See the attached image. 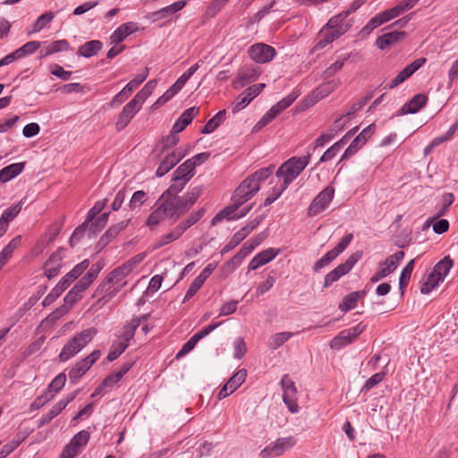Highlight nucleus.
Listing matches in <instances>:
<instances>
[{
	"label": "nucleus",
	"instance_id": "12",
	"mask_svg": "<svg viewBox=\"0 0 458 458\" xmlns=\"http://www.w3.org/2000/svg\"><path fill=\"white\" fill-rule=\"evenodd\" d=\"M249 56L258 64H266L273 60L276 56V49L264 43H257L249 48Z\"/></svg>",
	"mask_w": 458,
	"mask_h": 458
},
{
	"label": "nucleus",
	"instance_id": "43",
	"mask_svg": "<svg viewBox=\"0 0 458 458\" xmlns=\"http://www.w3.org/2000/svg\"><path fill=\"white\" fill-rule=\"evenodd\" d=\"M205 208H201L196 212L191 214L187 218L182 220L177 226L183 233L188 228L195 225L205 214Z\"/></svg>",
	"mask_w": 458,
	"mask_h": 458
},
{
	"label": "nucleus",
	"instance_id": "7",
	"mask_svg": "<svg viewBox=\"0 0 458 458\" xmlns=\"http://www.w3.org/2000/svg\"><path fill=\"white\" fill-rule=\"evenodd\" d=\"M352 3L350 4L349 8L337 15L333 16L328 20L326 25L321 29L320 33L322 34L324 30H331L336 32L337 34L341 31V36L347 32L354 23L353 19H347L348 16L356 12L357 10H352Z\"/></svg>",
	"mask_w": 458,
	"mask_h": 458
},
{
	"label": "nucleus",
	"instance_id": "44",
	"mask_svg": "<svg viewBox=\"0 0 458 458\" xmlns=\"http://www.w3.org/2000/svg\"><path fill=\"white\" fill-rule=\"evenodd\" d=\"M183 233L178 226H175L171 232L161 236L156 242L154 249H159L168 243L174 242L179 239Z\"/></svg>",
	"mask_w": 458,
	"mask_h": 458
},
{
	"label": "nucleus",
	"instance_id": "51",
	"mask_svg": "<svg viewBox=\"0 0 458 458\" xmlns=\"http://www.w3.org/2000/svg\"><path fill=\"white\" fill-rule=\"evenodd\" d=\"M22 208V201H19L18 203L12 205L4 210L0 219H4V222L10 223L20 214Z\"/></svg>",
	"mask_w": 458,
	"mask_h": 458
},
{
	"label": "nucleus",
	"instance_id": "32",
	"mask_svg": "<svg viewBox=\"0 0 458 458\" xmlns=\"http://www.w3.org/2000/svg\"><path fill=\"white\" fill-rule=\"evenodd\" d=\"M27 436L25 433H17L9 443L0 449V458H6L26 439Z\"/></svg>",
	"mask_w": 458,
	"mask_h": 458
},
{
	"label": "nucleus",
	"instance_id": "55",
	"mask_svg": "<svg viewBox=\"0 0 458 458\" xmlns=\"http://www.w3.org/2000/svg\"><path fill=\"white\" fill-rule=\"evenodd\" d=\"M319 36L323 38H320L317 45L315 46V48L317 49H322L326 47L328 44L332 43L333 41L340 38L341 32L337 34L334 30H331L329 32L324 31L322 34L319 32Z\"/></svg>",
	"mask_w": 458,
	"mask_h": 458
},
{
	"label": "nucleus",
	"instance_id": "18",
	"mask_svg": "<svg viewBox=\"0 0 458 458\" xmlns=\"http://www.w3.org/2000/svg\"><path fill=\"white\" fill-rule=\"evenodd\" d=\"M184 155V153L179 150H174L167 154L157 167L156 175L157 177H162L166 174L177 163H179Z\"/></svg>",
	"mask_w": 458,
	"mask_h": 458
},
{
	"label": "nucleus",
	"instance_id": "25",
	"mask_svg": "<svg viewBox=\"0 0 458 458\" xmlns=\"http://www.w3.org/2000/svg\"><path fill=\"white\" fill-rule=\"evenodd\" d=\"M428 98L424 94H417L403 105L400 109L401 114H415L420 111L427 103Z\"/></svg>",
	"mask_w": 458,
	"mask_h": 458
},
{
	"label": "nucleus",
	"instance_id": "29",
	"mask_svg": "<svg viewBox=\"0 0 458 458\" xmlns=\"http://www.w3.org/2000/svg\"><path fill=\"white\" fill-rule=\"evenodd\" d=\"M102 47L103 44L100 40H89L79 47L77 54L85 58H89L96 55Z\"/></svg>",
	"mask_w": 458,
	"mask_h": 458
},
{
	"label": "nucleus",
	"instance_id": "47",
	"mask_svg": "<svg viewBox=\"0 0 458 458\" xmlns=\"http://www.w3.org/2000/svg\"><path fill=\"white\" fill-rule=\"evenodd\" d=\"M248 235L245 233L242 228L236 232L228 243H226L224 248L221 250V254L224 255L233 249H234L237 245H239Z\"/></svg>",
	"mask_w": 458,
	"mask_h": 458
},
{
	"label": "nucleus",
	"instance_id": "9",
	"mask_svg": "<svg viewBox=\"0 0 458 458\" xmlns=\"http://www.w3.org/2000/svg\"><path fill=\"white\" fill-rule=\"evenodd\" d=\"M297 443L294 437L289 436L285 437L277 438L276 441L269 444L261 450L259 455L262 458L277 457L284 454L286 451L293 448Z\"/></svg>",
	"mask_w": 458,
	"mask_h": 458
},
{
	"label": "nucleus",
	"instance_id": "2",
	"mask_svg": "<svg viewBox=\"0 0 458 458\" xmlns=\"http://www.w3.org/2000/svg\"><path fill=\"white\" fill-rule=\"evenodd\" d=\"M311 154L307 152L303 157H293L284 161L276 172V177H283L284 188L292 183L306 168L310 161Z\"/></svg>",
	"mask_w": 458,
	"mask_h": 458
},
{
	"label": "nucleus",
	"instance_id": "34",
	"mask_svg": "<svg viewBox=\"0 0 458 458\" xmlns=\"http://www.w3.org/2000/svg\"><path fill=\"white\" fill-rule=\"evenodd\" d=\"M225 117L226 111L225 109L219 111L206 123V124L200 130V132L203 134H209L213 132L225 120Z\"/></svg>",
	"mask_w": 458,
	"mask_h": 458
},
{
	"label": "nucleus",
	"instance_id": "26",
	"mask_svg": "<svg viewBox=\"0 0 458 458\" xmlns=\"http://www.w3.org/2000/svg\"><path fill=\"white\" fill-rule=\"evenodd\" d=\"M406 36V33L404 31H391L383 34L382 36L378 37L376 40V46L383 50L388 46H391L399 40L404 38Z\"/></svg>",
	"mask_w": 458,
	"mask_h": 458
},
{
	"label": "nucleus",
	"instance_id": "35",
	"mask_svg": "<svg viewBox=\"0 0 458 458\" xmlns=\"http://www.w3.org/2000/svg\"><path fill=\"white\" fill-rule=\"evenodd\" d=\"M241 207L240 204L236 201H232V204L223 208L219 213H217L211 220V225H215L218 222L222 221L224 218L227 220L234 219L232 215Z\"/></svg>",
	"mask_w": 458,
	"mask_h": 458
},
{
	"label": "nucleus",
	"instance_id": "64",
	"mask_svg": "<svg viewBox=\"0 0 458 458\" xmlns=\"http://www.w3.org/2000/svg\"><path fill=\"white\" fill-rule=\"evenodd\" d=\"M278 114H276V110L270 108L255 124L253 127L254 131H259L263 127L270 123Z\"/></svg>",
	"mask_w": 458,
	"mask_h": 458
},
{
	"label": "nucleus",
	"instance_id": "28",
	"mask_svg": "<svg viewBox=\"0 0 458 458\" xmlns=\"http://www.w3.org/2000/svg\"><path fill=\"white\" fill-rule=\"evenodd\" d=\"M70 49V44L66 39H59L51 42L49 45L40 49L39 58H45L50 55L68 51Z\"/></svg>",
	"mask_w": 458,
	"mask_h": 458
},
{
	"label": "nucleus",
	"instance_id": "3",
	"mask_svg": "<svg viewBox=\"0 0 458 458\" xmlns=\"http://www.w3.org/2000/svg\"><path fill=\"white\" fill-rule=\"evenodd\" d=\"M98 330L89 327L74 335L63 347L59 359L61 361H67L78 354L97 335Z\"/></svg>",
	"mask_w": 458,
	"mask_h": 458
},
{
	"label": "nucleus",
	"instance_id": "59",
	"mask_svg": "<svg viewBox=\"0 0 458 458\" xmlns=\"http://www.w3.org/2000/svg\"><path fill=\"white\" fill-rule=\"evenodd\" d=\"M374 96V91H369L366 95L353 103L348 112L344 115L349 116L361 109Z\"/></svg>",
	"mask_w": 458,
	"mask_h": 458
},
{
	"label": "nucleus",
	"instance_id": "54",
	"mask_svg": "<svg viewBox=\"0 0 458 458\" xmlns=\"http://www.w3.org/2000/svg\"><path fill=\"white\" fill-rule=\"evenodd\" d=\"M130 273L123 265L114 268L106 276L113 285L121 283Z\"/></svg>",
	"mask_w": 458,
	"mask_h": 458
},
{
	"label": "nucleus",
	"instance_id": "52",
	"mask_svg": "<svg viewBox=\"0 0 458 458\" xmlns=\"http://www.w3.org/2000/svg\"><path fill=\"white\" fill-rule=\"evenodd\" d=\"M299 94L295 92H292L280 100L278 103L274 105L271 108L276 110V114H280L284 110L289 107L294 100L298 98Z\"/></svg>",
	"mask_w": 458,
	"mask_h": 458
},
{
	"label": "nucleus",
	"instance_id": "10",
	"mask_svg": "<svg viewBox=\"0 0 458 458\" xmlns=\"http://www.w3.org/2000/svg\"><path fill=\"white\" fill-rule=\"evenodd\" d=\"M280 384L283 390L284 403L292 413L298 412L299 406L296 399L297 389L294 382L285 374L282 377Z\"/></svg>",
	"mask_w": 458,
	"mask_h": 458
},
{
	"label": "nucleus",
	"instance_id": "11",
	"mask_svg": "<svg viewBox=\"0 0 458 458\" xmlns=\"http://www.w3.org/2000/svg\"><path fill=\"white\" fill-rule=\"evenodd\" d=\"M334 196L335 188L330 185L327 186L311 201L308 208V215L315 216L324 211L334 199Z\"/></svg>",
	"mask_w": 458,
	"mask_h": 458
},
{
	"label": "nucleus",
	"instance_id": "14",
	"mask_svg": "<svg viewBox=\"0 0 458 458\" xmlns=\"http://www.w3.org/2000/svg\"><path fill=\"white\" fill-rule=\"evenodd\" d=\"M374 131V124H370L363 129L345 149L341 157V160H344L352 157L359 150V148H360L366 143L368 139L371 137Z\"/></svg>",
	"mask_w": 458,
	"mask_h": 458
},
{
	"label": "nucleus",
	"instance_id": "17",
	"mask_svg": "<svg viewBox=\"0 0 458 458\" xmlns=\"http://www.w3.org/2000/svg\"><path fill=\"white\" fill-rule=\"evenodd\" d=\"M280 252V249L268 248L259 252L249 263V270H256L273 260Z\"/></svg>",
	"mask_w": 458,
	"mask_h": 458
},
{
	"label": "nucleus",
	"instance_id": "58",
	"mask_svg": "<svg viewBox=\"0 0 458 458\" xmlns=\"http://www.w3.org/2000/svg\"><path fill=\"white\" fill-rule=\"evenodd\" d=\"M41 47V42L32 40L24 44L20 48L16 49L21 58L35 53Z\"/></svg>",
	"mask_w": 458,
	"mask_h": 458
},
{
	"label": "nucleus",
	"instance_id": "39",
	"mask_svg": "<svg viewBox=\"0 0 458 458\" xmlns=\"http://www.w3.org/2000/svg\"><path fill=\"white\" fill-rule=\"evenodd\" d=\"M21 236L17 235L13 238L10 242L0 252V260L6 264L7 260L12 257L13 252L20 246Z\"/></svg>",
	"mask_w": 458,
	"mask_h": 458
},
{
	"label": "nucleus",
	"instance_id": "23",
	"mask_svg": "<svg viewBox=\"0 0 458 458\" xmlns=\"http://www.w3.org/2000/svg\"><path fill=\"white\" fill-rule=\"evenodd\" d=\"M199 111V108L196 106L186 109L174 124V132L182 131L192 122L193 118L198 115Z\"/></svg>",
	"mask_w": 458,
	"mask_h": 458
},
{
	"label": "nucleus",
	"instance_id": "5",
	"mask_svg": "<svg viewBox=\"0 0 458 458\" xmlns=\"http://www.w3.org/2000/svg\"><path fill=\"white\" fill-rule=\"evenodd\" d=\"M453 265V260L449 256L438 261L433 270L427 276L420 288V293L422 294H428L433 289L438 286V284L445 280Z\"/></svg>",
	"mask_w": 458,
	"mask_h": 458
},
{
	"label": "nucleus",
	"instance_id": "22",
	"mask_svg": "<svg viewBox=\"0 0 458 458\" xmlns=\"http://www.w3.org/2000/svg\"><path fill=\"white\" fill-rule=\"evenodd\" d=\"M186 5V1L180 0L173 3L172 4L161 8L158 11L153 12L149 14V18L153 21H157L159 20L166 18L168 15L175 13L182 10Z\"/></svg>",
	"mask_w": 458,
	"mask_h": 458
},
{
	"label": "nucleus",
	"instance_id": "50",
	"mask_svg": "<svg viewBox=\"0 0 458 458\" xmlns=\"http://www.w3.org/2000/svg\"><path fill=\"white\" fill-rule=\"evenodd\" d=\"M253 247L250 246L247 242L242 246L240 250L229 260L228 264H232L234 267L239 266L243 259L253 250Z\"/></svg>",
	"mask_w": 458,
	"mask_h": 458
},
{
	"label": "nucleus",
	"instance_id": "42",
	"mask_svg": "<svg viewBox=\"0 0 458 458\" xmlns=\"http://www.w3.org/2000/svg\"><path fill=\"white\" fill-rule=\"evenodd\" d=\"M157 81L152 80L145 84V86L132 98L137 104L142 106L145 100L152 94Z\"/></svg>",
	"mask_w": 458,
	"mask_h": 458
},
{
	"label": "nucleus",
	"instance_id": "60",
	"mask_svg": "<svg viewBox=\"0 0 458 458\" xmlns=\"http://www.w3.org/2000/svg\"><path fill=\"white\" fill-rule=\"evenodd\" d=\"M127 343H114L109 350L106 357L108 361H114L116 360L127 348Z\"/></svg>",
	"mask_w": 458,
	"mask_h": 458
},
{
	"label": "nucleus",
	"instance_id": "8",
	"mask_svg": "<svg viewBox=\"0 0 458 458\" xmlns=\"http://www.w3.org/2000/svg\"><path fill=\"white\" fill-rule=\"evenodd\" d=\"M100 351L94 350L87 357L77 361L69 370L68 377L72 384L77 383L91 368V366L99 359Z\"/></svg>",
	"mask_w": 458,
	"mask_h": 458
},
{
	"label": "nucleus",
	"instance_id": "20",
	"mask_svg": "<svg viewBox=\"0 0 458 458\" xmlns=\"http://www.w3.org/2000/svg\"><path fill=\"white\" fill-rule=\"evenodd\" d=\"M138 30L136 23L126 22L120 25L110 36L112 44L117 45L123 41L128 36L132 34Z\"/></svg>",
	"mask_w": 458,
	"mask_h": 458
},
{
	"label": "nucleus",
	"instance_id": "61",
	"mask_svg": "<svg viewBox=\"0 0 458 458\" xmlns=\"http://www.w3.org/2000/svg\"><path fill=\"white\" fill-rule=\"evenodd\" d=\"M89 439V433L86 430H81L78 432L70 441L71 445L76 447L79 451L80 449L86 445Z\"/></svg>",
	"mask_w": 458,
	"mask_h": 458
},
{
	"label": "nucleus",
	"instance_id": "40",
	"mask_svg": "<svg viewBox=\"0 0 458 458\" xmlns=\"http://www.w3.org/2000/svg\"><path fill=\"white\" fill-rule=\"evenodd\" d=\"M140 320L141 318H134L128 325L124 326L121 335L123 341L120 343H127V346L129 345V342L133 338L135 331L140 324Z\"/></svg>",
	"mask_w": 458,
	"mask_h": 458
},
{
	"label": "nucleus",
	"instance_id": "15",
	"mask_svg": "<svg viewBox=\"0 0 458 458\" xmlns=\"http://www.w3.org/2000/svg\"><path fill=\"white\" fill-rule=\"evenodd\" d=\"M141 106L137 104L133 99L128 102L119 114L117 121L115 123V129L120 131L123 130L134 115L140 110Z\"/></svg>",
	"mask_w": 458,
	"mask_h": 458
},
{
	"label": "nucleus",
	"instance_id": "53",
	"mask_svg": "<svg viewBox=\"0 0 458 458\" xmlns=\"http://www.w3.org/2000/svg\"><path fill=\"white\" fill-rule=\"evenodd\" d=\"M147 199V193L144 191H137L132 194L128 206L132 211L136 209L139 210L146 202Z\"/></svg>",
	"mask_w": 458,
	"mask_h": 458
},
{
	"label": "nucleus",
	"instance_id": "36",
	"mask_svg": "<svg viewBox=\"0 0 458 458\" xmlns=\"http://www.w3.org/2000/svg\"><path fill=\"white\" fill-rule=\"evenodd\" d=\"M64 406L63 405V403H60L58 401L55 405L52 406V408L38 420V428H42L45 425L48 424L52 420H54L55 417H57L64 410Z\"/></svg>",
	"mask_w": 458,
	"mask_h": 458
},
{
	"label": "nucleus",
	"instance_id": "30",
	"mask_svg": "<svg viewBox=\"0 0 458 458\" xmlns=\"http://www.w3.org/2000/svg\"><path fill=\"white\" fill-rule=\"evenodd\" d=\"M256 97L248 88L232 103V112L236 114L245 108Z\"/></svg>",
	"mask_w": 458,
	"mask_h": 458
},
{
	"label": "nucleus",
	"instance_id": "21",
	"mask_svg": "<svg viewBox=\"0 0 458 458\" xmlns=\"http://www.w3.org/2000/svg\"><path fill=\"white\" fill-rule=\"evenodd\" d=\"M129 224V220H123L116 225H112L99 239L97 247L104 248L113 239H114L120 232L124 230Z\"/></svg>",
	"mask_w": 458,
	"mask_h": 458
},
{
	"label": "nucleus",
	"instance_id": "27",
	"mask_svg": "<svg viewBox=\"0 0 458 458\" xmlns=\"http://www.w3.org/2000/svg\"><path fill=\"white\" fill-rule=\"evenodd\" d=\"M404 252L403 250H399L394 254L389 256L383 262L379 264V268L386 275L389 276L393 273L396 267L399 266L400 262L404 258Z\"/></svg>",
	"mask_w": 458,
	"mask_h": 458
},
{
	"label": "nucleus",
	"instance_id": "13",
	"mask_svg": "<svg viewBox=\"0 0 458 458\" xmlns=\"http://www.w3.org/2000/svg\"><path fill=\"white\" fill-rule=\"evenodd\" d=\"M260 189V186L250 182V180L246 178L240 185L234 190L232 196V201H236L241 206L250 199Z\"/></svg>",
	"mask_w": 458,
	"mask_h": 458
},
{
	"label": "nucleus",
	"instance_id": "6",
	"mask_svg": "<svg viewBox=\"0 0 458 458\" xmlns=\"http://www.w3.org/2000/svg\"><path fill=\"white\" fill-rule=\"evenodd\" d=\"M361 251H356L349 256V258L344 263L339 264L336 267L327 273L324 277L323 287L327 288L331 286L342 276L348 274L355 266V264L361 259Z\"/></svg>",
	"mask_w": 458,
	"mask_h": 458
},
{
	"label": "nucleus",
	"instance_id": "62",
	"mask_svg": "<svg viewBox=\"0 0 458 458\" xmlns=\"http://www.w3.org/2000/svg\"><path fill=\"white\" fill-rule=\"evenodd\" d=\"M340 85V81L336 80L329 81L317 89V94L320 95V98L327 96L332 91L335 90Z\"/></svg>",
	"mask_w": 458,
	"mask_h": 458
},
{
	"label": "nucleus",
	"instance_id": "19",
	"mask_svg": "<svg viewBox=\"0 0 458 458\" xmlns=\"http://www.w3.org/2000/svg\"><path fill=\"white\" fill-rule=\"evenodd\" d=\"M391 20H393V17L388 9L381 12L368 21V23L361 29L360 33L363 35H369L376 28Z\"/></svg>",
	"mask_w": 458,
	"mask_h": 458
},
{
	"label": "nucleus",
	"instance_id": "37",
	"mask_svg": "<svg viewBox=\"0 0 458 458\" xmlns=\"http://www.w3.org/2000/svg\"><path fill=\"white\" fill-rule=\"evenodd\" d=\"M353 341L354 339L350 335V333L344 329L331 340L330 347L332 349L339 350L352 344Z\"/></svg>",
	"mask_w": 458,
	"mask_h": 458
},
{
	"label": "nucleus",
	"instance_id": "49",
	"mask_svg": "<svg viewBox=\"0 0 458 458\" xmlns=\"http://www.w3.org/2000/svg\"><path fill=\"white\" fill-rule=\"evenodd\" d=\"M414 267V259L410 260L403 268L399 277V288L403 291L409 284L412 270Z\"/></svg>",
	"mask_w": 458,
	"mask_h": 458
},
{
	"label": "nucleus",
	"instance_id": "41",
	"mask_svg": "<svg viewBox=\"0 0 458 458\" xmlns=\"http://www.w3.org/2000/svg\"><path fill=\"white\" fill-rule=\"evenodd\" d=\"M247 371L244 369H239L235 372L229 380L225 383L231 392L236 391L242 384L245 381Z\"/></svg>",
	"mask_w": 458,
	"mask_h": 458
},
{
	"label": "nucleus",
	"instance_id": "24",
	"mask_svg": "<svg viewBox=\"0 0 458 458\" xmlns=\"http://www.w3.org/2000/svg\"><path fill=\"white\" fill-rule=\"evenodd\" d=\"M194 175V168L191 160H186L180 165L173 174L174 182H183L187 183Z\"/></svg>",
	"mask_w": 458,
	"mask_h": 458
},
{
	"label": "nucleus",
	"instance_id": "57",
	"mask_svg": "<svg viewBox=\"0 0 458 458\" xmlns=\"http://www.w3.org/2000/svg\"><path fill=\"white\" fill-rule=\"evenodd\" d=\"M358 301V293L352 292L344 298L343 302L339 305V309L343 311H349L356 307Z\"/></svg>",
	"mask_w": 458,
	"mask_h": 458
},
{
	"label": "nucleus",
	"instance_id": "4",
	"mask_svg": "<svg viewBox=\"0 0 458 458\" xmlns=\"http://www.w3.org/2000/svg\"><path fill=\"white\" fill-rule=\"evenodd\" d=\"M89 261L84 259L81 263L77 264L69 273H67L60 282L55 285V288L45 297L43 300V306H48L52 304L61 294L66 290L70 284L76 280L83 272L89 267Z\"/></svg>",
	"mask_w": 458,
	"mask_h": 458
},
{
	"label": "nucleus",
	"instance_id": "1",
	"mask_svg": "<svg viewBox=\"0 0 458 458\" xmlns=\"http://www.w3.org/2000/svg\"><path fill=\"white\" fill-rule=\"evenodd\" d=\"M187 213L181 199H164L159 197L155 203V209L149 214L146 220V225L153 228L165 218L172 222L177 221L182 216Z\"/></svg>",
	"mask_w": 458,
	"mask_h": 458
},
{
	"label": "nucleus",
	"instance_id": "33",
	"mask_svg": "<svg viewBox=\"0 0 458 458\" xmlns=\"http://www.w3.org/2000/svg\"><path fill=\"white\" fill-rule=\"evenodd\" d=\"M203 191L202 186H196L189 190L182 198L181 201L188 212L193 204L197 201Z\"/></svg>",
	"mask_w": 458,
	"mask_h": 458
},
{
	"label": "nucleus",
	"instance_id": "56",
	"mask_svg": "<svg viewBox=\"0 0 458 458\" xmlns=\"http://www.w3.org/2000/svg\"><path fill=\"white\" fill-rule=\"evenodd\" d=\"M55 17L54 13L47 12L40 15L32 26V32H38L43 30Z\"/></svg>",
	"mask_w": 458,
	"mask_h": 458
},
{
	"label": "nucleus",
	"instance_id": "16",
	"mask_svg": "<svg viewBox=\"0 0 458 458\" xmlns=\"http://www.w3.org/2000/svg\"><path fill=\"white\" fill-rule=\"evenodd\" d=\"M259 76V72L256 67L244 66L238 72L237 78L233 81L234 88L244 87L245 85L255 81Z\"/></svg>",
	"mask_w": 458,
	"mask_h": 458
},
{
	"label": "nucleus",
	"instance_id": "48",
	"mask_svg": "<svg viewBox=\"0 0 458 458\" xmlns=\"http://www.w3.org/2000/svg\"><path fill=\"white\" fill-rule=\"evenodd\" d=\"M186 183L183 182H174V184L170 185L162 194V200L164 199H181L182 197L178 194L183 190Z\"/></svg>",
	"mask_w": 458,
	"mask_h": 458
},
{
	"label": "nucleus",
	"instance_id": "63",
	"mask_svg": "<svg viewBox=\"0 0 458 458\" xmlns=\"http://www.w3.org/2000/svg\"><path fill=\"white\" fill-rule=\"evenodd\" d=\"M108 217L109 212H105L100 216H98L95 221H91L89 231H91L93 234H96L98 232H100L106 225Z\"/></svg>",
	"mask_w": 458,
	"mask_h": 458
},
{
	"label": "nucleus",
	"instance_id": "46",
	"mask_svg": "<svg viewBox=\"0 0 458 458\" xmlns=\"http://www.w3.org/2000/svg\"><path fill=\"white\" fill-rule=\"evenodd\" d=\"M426 63V58L421 57L414 60L411 64L403 69L398 74L405 81L410 78L416 71H418Z\"/></svg>",
	"mask_w": 458,
	"mask_h": 458
},
{
	"label": "nucleus",
	"instance_id": "31",
	"mask_svg": "<svg viewBox=\"0 0 458 458\" xmlns=\"http://www.w3.org/2000/svg\"><path fill=\"white\" fill-rule=\"evenodd\" d=\"M24 168V163H14L0 170V182H6L20 174Z\"/></svg>",
	"mask_w": 458,
	"mask_h": 458
},
{
	"label": "nucleus",
	"instance_id": "38",
	"mask_svg": "<svg viewBox=\"0 0 458 458\" xmlns=\"http://www.w3.org/2000/svg\"><path fill=\"white\" fill-rule=\"evenodd\" d=\"M275 165H270L267 167H263L249 175L247 178L250 180V182H254L256 185H260L261 182L267 180L274 172Z\"/></svg>",
	"mask_w": 458,
	"mask_h": 458
},
{
	"label": "nucleus",
	"instance_id": "45",
	"mask_svg": "<svg viewBox=\"0 0 458 458\" xmlns=\"http://www.w3.org/2000/svg\"><path fill=\"white\" fill-rule=\"evenodd\" d=\"M293 335L291 332H280L273 335L267 343V345L272 350H276L282 346Z\"/></svg>",
	"mask_w": 458,
	"mask_h": 458
}]
</instances>
